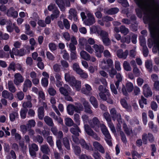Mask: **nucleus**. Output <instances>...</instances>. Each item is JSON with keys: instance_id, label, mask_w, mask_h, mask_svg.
Listing matches in <instances>:
<instances>
[{"instance_id": "nucleus-14", "label": "nucleus", "mask_w": 159, "mask_h": 159, "mask_svg": "<svg viewBox=\"0 0 159 159\" xmlns=\"http://www.w3.org/2000/svg\"><path fill=\"white\" fill-rule=\"evenodd\" d=\"M83 105L84 107V111L85 112L90 114L93 113V111L91 109L90 105L88 102L84 101L83 102Z\"/></svg>"}, {"instance_id": "nucleus-34", "label": "nucleus", "mask_w": 159, "mask_h": 159, "mask_svg": "<svg viewBox=\"0 0 159 159\" xmlns=\"http://www.w3.org/2000/svg\"><path fill=\"white\" fill-rule=\"evenodd\" d=\"M123 67L124 69L127 71H130L132 69L130 64L126 61H125L123 64Z\"/></svg>"}, {"instance_id": "nucleus-31", "label": "nucleus", "mask_w": 159, "mask_h": 159, "mask_svg": "<svg viewBox=\"0 0 159 159\" xmlns=\"http://www.w3.org/2000/svg\"><path fill=\"white\" fill-rule=\"evenodd\" d=\"M40 149L42 152L45 154H48L49 149L48 145H43L41 146Z\"/></svg>"}, {"instance_id": "nucleus-47", "label": "nucleus", "mask_w": 159, "mask_h": 159, "mask_svg": "<svg viewBox=\"0 0 159 159\" xmlns=\"http://www.w3.org/2000/svg\"><path fill=\"white\" fill-rule=\"evenodd\" d=\"M63 26L67 30L70 29V25L69 21L66 19H64L63 20Z\"/></svg>"}, {"instance_id": "nucleus-64", "label": "nucleus", "mask_w": 159, "mask_h": 159, "mask_svg": "<svg viewBox=\"0 0 159 159\" xmlns=\"http://www.w3.org/2000/svg\"><path fill=\"white\" fill-rule=\"evenodd\" d=\"M47 58L49 60L53 61L54 60V57L53 55L49 51L46 52Z\"/></svg>"}, {"instance_id": "nucleus-39", "label": "nucleus", "mask_w": 159, "mask_h": 159, "mask_svg": "<svg viewBox=\"0 0 159 159\" xmlns=\"http://www.w3.org/2000/svg\"><path fill=\"white\" fill-rule=\"evenodd\" d=\"M129 30L128 28H126L125 26L122 25L120 27V32L123 34L124 35H126L129 32Z\"/></svg>"}, {"instance_id": "nucleus-8", "label": "nucleus", "mask_w": 159, "mask_h": 159, "mask_svg": "<svg viewBox=\"0 0 159 159\" xmlns=\"http://www.w3.org/2000/svg\"><path fill=\"white\" fill-rule=\"evenodd\" d=\"M143 95L146 98L151 97L152 93L151 89L147 84H144L143 87Z\"/></svg>"}, {"instance_id": "nucleus-15", "label": "nucleus", "mask_w": 159, "mask_h": 159, "mask_svg": "<svg viewBox=\"0 0 159 159\" xmlns=\"http://www.w3.org/2000/svg\"><path fill=\"white\" fill-rule=\"evenodd\" d=\"M88 18L86 22L87 24L89 25L93 24L95 22V20L93 15L90 13H88L87 14Z\"/></svg>"}, {"instance_id": "nucleus-63", "label": "nucleus", "mask_w": 159, "mask_h": 159, "mask_svg": "<svg viewBox=\"0 0 159 159\" xmlns=\"http://www.w3.org/2000/svg\"><path fill=\"white\" fill-rule=\"evenodd\" d=\"M151 107L154 111H156L157 108V105L156 102L153 101L151 104Z\"/></svg>"}, {"instance_id": "nucleus-44", "label": "nucleus", "mask_w": 159, "mask_h": 159, "mask_svg": "<svg viewBox=\"0 0 159 159\" xmlns=\"http://www.w3.org/2000/svg\"><path fill=\"white\" fill-rule=\"evenodd\" d=\"M41 83L42 86L44 87L48 86V81L47 78H43L41 80Z\"/></svg>"}, {"instance_id": "nucleus-22", "label": "nucleus", "mask_w": 159, "mask_h": 159, "mask_svg": "<svg viewBox=\"0 0 159 159\" xmlns=\"http://www.w3.org/2000/svg\"><path fill=\"white\" fill-rule=\"evenodd\" d=\"M75 112L80 113L81 111H83L84 108L81 103L76 102L75 103Z\"/></svg>"}, {"instance_id": "nucleus-59", "label": "nucleus", "mask_w": 159, "mask_h": 159, "mask_svg": "<svg viewBox=\"0 0 159 159\" xmlns=\"http://www.w3.org/2000/svg\"><path fill=\"white\" fill-rule=\"evenodd\" d=\"M147 134H143L142 136V140L143 143L144 144H146L147 143L148 138Z\"/></svg>"}, {"instance_id": "nucleus-4", "label": "nucleus", "mask_w": 159, "mask_h": 159, "mask_svg": "<svg viewBox=\"0 0 159 159\" xmlns=\"http://www.w3.org/2000/svg\"><path fill=\"white\" fill-rule=\"evenodd\" d=\"M134 88L133 84L131 82H128L126 83L125 85L122 84V91L123 95L125 96H128L129 93L131 92Z\"/></svg>"}, {"instance_id": "nucleus-41", "label": "nucleus", "mask_w": 159, "mask_h": 159, "mask_svg": "<svg viewBox=\"0 0 159 159\" xmlns=\"http://www.w3.org/2000/svg\"><path fill=\"white\" fill-rule=\"evenodd\" d=\"M9 89L12 93H14L16 90V89L14 86L12 82H10L8 83Z\"/></svg>"}, {"instance_id": "nucleus-36", "label": "nucleus", "mask_w": 159, "mask_h": 159, "mask_svg": "<svg viewBox=\"0 0 159 159\" xmlns=\"http://www.w3.org/2000/svg\"><path fill=\"white\" fill-rule=\"evenodd\" d=\"M85 89H82V91L85 94H88L92 90V88L91 86L87 84L85 85Z\"/></svg>"}, {"instance_id": "nucleus-30", "label": "nucleus", "mask_w": 159, "mask_h": 159, "mask_svg": "<svg viewBox=\"0 0 159 159\" xmlns=\"http://www.w3.org/2000/svg\"><path fill=\"white\" fill-rule=\"evenodd\" d=\"M131 36L130 35H127L124 37H122L121 42L122 43H125L127 44L130 42Z\"/></svg>"}, {"instance_id": "nucleus-45", "label": "nucleus", "mask_w": 159, "mask_h": 159, "mask_svg": "<svg viewBox=\"0 0 159 159\" xmlns=\"http://www.w3.org/2000/svg\"><path fill=\"white\" fill-rule=\"evenodd\" d=\"M7 70L9 71L12 70L15 71L16 70V64L14 62L12 61L10 63Z\"/></svg>"}, {"instance_id": "nucleus-11", "label": "nucleus", "mask_w": 159, "mask_h": 159, "mask_svg": "<svg viewBox=\"0 0 159 159\" xmlns=\"http://www.w3.org/2000/svg\"><path fill=\"white\" fill-rule=\"evenodd\" d=\"M15 79L14 80V83L16 85H18L20 83L24 81V78L23 76L19 73H16L15 74Z\"/></svg>"}, {"instance_id": "nucleus-60", "label": "nucleus", "mask_w": 159, "mask_h": 159, "mask_svg": "<svg viewBox=\"0 0 159 159\" xmlns=\"http://www.w3.org/2000/svg\"><path fill=\"white\" fill-rule=\"evenodd\" d=\"M47 142L52 147L54 145L53 142L52 140V137L51 136H48L46 138Z\"/></svg>"}, {"instance_id": "nucleus-18", "label": "nucleus", "mask_w": 159, "mask_h": 159, "mask_svg": "<svg viewBox=\"0 0 159 159\" xmlns=\"http://www.w3.org/2000/svg\"><path fill=\"white\" fill-rule=\"evenodd\" d=\"M71 133L75 136H78L79 135V132H81V130L78 126L76 125L75 128H71L70 129Z\"/></svg>"}, {"instance_id": "nucleus-21", "label": "nucleus", "mask_w": 159, "mask_h": 159, "mask_svg": "<svg viewBox=\"0 0 159 159\" xmlns=\"http://www.w3.org/2000/svg\"><path fill=\"white\" fill-rule=\"evenodd\" d=\"M9 118L10 121L11 122L14 121L16 118H19V115L17 111H13L11 113L9 114Z\"/></svg>"}, {"instance_id": "nucleus-1", "label": "nucleus", "mask_w": 159, "mask_h": 159, "mask_svg": "<svg viewBox=\"0 0 159 159\" xmlns=\"http://www.w3.org/2000/svg\"><path fill=\"white\" fill-rule=\"evenodd\" d=\"M150 36L152 39L150 41L149 39L148 40V45L149 48H151L153 44H155L152 48V51L153 52H157V49L159 54V44L158 43V35L157 34L155 31L153 29H149Z\"/></svg>"}, {"instance_id": "nucleus-5", "label": "nucleus", "mask_w": 159, "mask_h": 159, "mask_svg": "<svg viewBox=\"0 0 159 159\" xmlns=\"http://www.w3.org/2000/svg\"><path fill=\"white\" fill-rule=\"evenodd\" d=\"M56 3L57 5L61 11L65 10V6L69 7L70 3L69 0H55Z\"/></svg>"}, {"instance_id": "nucleus-13", "label": "nucleus", "mask_w": 159, "mask_h": 159, "mask_svg": "<svg viewBox=\"0 0 159 159\" xmlns=\"http://www.w3.org/2000/svg\"><path fill=\"white\" fill-rule=\"evenodd\" d=\"M32 85V82L29 79H26L23 84V90L24 92H27L28 88H30Z\"/></svg>"}, {"instance_id": "nucleus-40", "label": "nucleus", "mask_w": 159, "mask_h": 159, "mask_svg": "<svg viewBox=\"0 0 159 159\" xmlns=\"http://www.w3.org/2000/svg\"><path fill=\"white\" fill-rule=\"evenodd\" d=\"M145 66L146 68L149 70V72H151L152 70V66L151 62L148 61L145 63Z\"/></svg>"}, {"instance_id": "nucleus-2", "label": "nucleus", "mask_w": 159, "mask_h": 159, "mask_svg": "<svg viewBox=\"0 0 159 159\" xmlns=\"http://www.w3.org/2000/svg\"><path fill=\"white\" fill-rule=\"evenodd\" d=\"M65 80L68 82L71 86L75 87L77 90H79L80 89L81 82L76 80L74 76H71L69 73H66L65 74Z\"/></svg>"}, {"instance_id": "nucleus-27", "label": "nucleus", "mask_w": 159, "mask_h": 159, "mask_svg": "<svg viewBox=\"0 0 159 159\" xmlns=\"http://www.w3.org/2000/svg\"><path fill=\"white\" fill-rule=\"evenodd\" d=\"M80 143L82 148L87 150H90L89 149V145L87 144L85 140L83 139H80Z\"/></svg>"}, {"instance_id": "nucleus-54", "label": "nucleus", "mask_w": 159, "mask_h": 159, "mask_svg": "<svg viewBox=\"0 0 159 159\" xmlns=\"http://www.w3.org/2000/svg\"><path fill=\"white\" fill-rule=\"evenodd\" d=\"M110 68H111V70L109 72V75L111 78H113L114 75L117 74V71L114 68L113 66V67Z\"/></svg>"}, {"instance_id": "nucleus-61", "label": "nucleus", "mask_w": 159, "mask_h": 159, "mask_svg": "<svg viewBox=\"0 0 159 159\" xmlns=\"http://www.w3.org/2000/svg\"><path fill=\"white\" fill-rule=\"evenodd\" d=\"M110 88L112 93L115 95L117 94V91L115 86L113 84H111Z\"/></svg>"}, {"instance_id": "nucleus-35", "label": "nucleus", "mask_w": 159, "mask_h": 159, "mask_svg": "<svg viewBox=\"0 0 159 159\" xmlns=\"http://www.w3.org/2000/svg\"><path fill=\"white\" fill-rule=\"evenodd\" d=\"M72 68L73 70L75 71L77 74L79 73L82 70L80 68L78 64L76 63L73 64Z\"/></svg>"}, {"instance_id": "nucleus-55", "label": "nucleus", "mask_w": 159, "mask_h": 159, "mask_svg": "<svg viewBox=\"0 0 159 159\" xmlns=\"http://www.w3.org/2000/svg\"><path fill=\"white\" fill-rule=\"evenodd\" d=\"M77 74H79L80 75V77L84 79H86L88 77V75L87 73L85 72H84L83 70H81V71H80L79 73H78Z\"/></svg>"}, {"instance_id": "nucleus-17", "label": "nucleus", "mask_w": 159, "mask_h": 159, "mask_svg": "<svg viewBox=\"0 0 159 159\" xmlns=\"http://www.w3.org/2000/svg\"><path fill=\"white\" fill-rule=\"evenodd\" d=\"M70 88L67 85V88L66 89L63 87H60L59 91L61 94L65 96L69 94V91H70Z\"/></svg>"}, {"instance_id": "nucleus-32", "label": "nucleus", "mask_w": 159, "mask_h": 159, "mask_svg": "<svg viewBox=\"0 0 159 159\" xmlns=\"http://www.w3.org/2000/svg\"><path fill=\"white\" fill-rule=\"evenodd\" d=\"M9 58V53L8 52H5L2 50H0V58Z\"/></svg>"}, {"instance_id": "nucleus-19", "label": "nucleus", "mask_w": 159, "mask_h": 159, "mask_svg": "<svg viewBox=\"0 0 159 159\" xmlns=\"http://www.w3.org/2000/svg\"><path fill=\"white\" fill-rule=\"evenodd\" d=\"M67 110L68 114L70 115H73L75 111V105L69 104L67 107Z\"/></svg>"}, {"instance_id": "nucleus-28", "label": "nucleus", "mask_w": 159, "mask_h": 159, "mask_svg": "<svg viewBox=\"0 0 159 159\" xmlns=\"http://www.w3.org/2000/svg\"><path fill=\"white\" fill-rule=\"evenodd\" d=\"M119 11V9L117 7L111 8L108 10L107 13L110 15H113L117 13Z\"/></svg>"}, {"instance_id": "nucleus-16", "label": "nucleus", "mask_w": 159, "mask_h": 159, "mask_svg": "<svg viewBox=\"0 0 159 159\" xmlns=\"http://www.w3.org/2000/svg\"><path fill=\"white\" fill-rule=\"evenodd\" d=\"M12 50L13 51H15V55L19 56L20 57L23 56L25 55V51L23 48H22L19 50L15 48H13Z\"/></svg>"}, {"instance_id": "nucleus-53", "label": "nucleus", "mask_w": 159, "mask_h": 159, "mask_svg": "<svg viewBox=\"0 0 159 159\" xmlns=\"http://www.w3.org/2000/svg\"><path fill=\"white\" fill-rule=\"evenodd\" d=\"M74 120L75 123L78 125L80 124V118L79 115L77 114H75L74 116Z\"/></svg>"}, {"instance_id": "nucleus-56", "label": "nucleus", "mask_w": 159, "mask_h": 159, "mask_svg": "<svg viewBox=\"0 0 159 159\" xmlns=\"http://www.w3.org/2000/svg\"><path fill=\"white\" fill-rule=\"evenodd\" d=\"M142 50L144 56V57H147L149 53V51L147 46L143 47Z\"/></svg>"}, {"instance_id": "nucleus-42", "label": "nucleus", "mask_w": 159, "mask_h": 159, "mask_svg": "<svg viewBox=\"0 0 159 159\" xmlns=\"http://www.w3.org/2000/svg\"><path fill=\"white\" fill-rule=\"evenodd\" d=\"M28 111L27 109H21L20 111V116L21 118L23 119L26 117V114Z\"/></svg>"}, {"instance_id": "nucleus-49", "label": "nucleus", "mask_w": 159, "mask_h": 159, "mask_svg": "<svg viewBox=\"0 0 159 159\" xmlns=\"http://www.w3.org/2000/svg\"><path fill=\"white\" fill-rule=\"evenodd\" d=\"M120 102L121 105L124 108H125L126 109H129V107L126 100L125 99H121L120 101Z\"/></svg>"}, {"instance_id": "nucleus-10", "label": "nucleus", "mask_w": 159, "mask_h": 159, "mask_svg": "<svg viewBox=\"0 0 159 159\" xmlns=\"http://www.w3.org/2000/svg\"><path fill=\"white\" fill-rule=\"evenodd\" d=\"M93 146L95 150L99 151L102 153H105V150L102 145L97 141H94L93 143Z\"/></svg>"}, {"instance_id": "nucleus-9", "label": "nucleus", "mask_w": 159, "mask_h": 159, "mask_svg": "<svg viewBox=\"0 0 159 159\" xmlns=\"http://www.w3.org/2000/svg\"><path fill=\"white\" fill-rule=\"evenodd\" d=\"M6 14L7 16L13 17L14 18H17L18 16V12L13 7H10L7 10Z\"/></svg>"}, {"instance_id": "nucleus-52", "label": "nucleus", "mask_w": 159, "mask_h": 159, "mask_svg": "<svg viewBox=\"0 0 159 159\" xmlns=\"http://www.w3.org/2000/svg\"><path fill=\"white\" fill-rule=\"evenodd\" d=\"M120 134L122 141L123 143L126 144L127 143L126 138L123 132L120 131Z\"/></svg>"}, {"instance_id": "nucleus-23", "label": "nucleus", "mask_w": 159, "mask_h": 159, "mask_svg": "<svg viewBox=\"0 0 159 159\" xmlns=\"http://www.w3.org/2000/svg\"><path fill=\"white\" fill-rule=\"evenodd\" d=\"M80 55L83 59L89 61L90 59V56L89 54L84 50H82L80 52Z\"/></svg>"}, {"instance_id": "nucleus-33", "label": "nucleus", "mask_w": 159, "mask_h": 159, "mask_svg": "<svg viewBox=\"0 0 159 159\" xmlns=\"http://www.w3.org/2000/svg\"><path fill=\"white\" fill-rule=\"evenodd\" d=\"M123 127L124 131L127 136H129L130 135V134L132 133V130L131 129L130 131L127 125L125 123H123Z\"/></svg>"}, {"instance_id": "nucleus-24", "label": "nucleus", "mask_w": 159, "mask_h": 159, "mask_svg": "<svg viewBox=\"0 0 159 159\" xmlns=\"http://www.w3.org/2000/svg\"><path fill=\"white\" fill-rule=\"evenodd\" d=\"M84 129L87 134L90 136H92L95 133L88 125H85Z\"/></svg>"}, {"instance_id": "nucleus-50", "label": "nucleus", "mask_w": 159, "mask_h": 159, "mask_svg": "<svg viewBox=\"0 0 159 159\" xmlns=\"http://www.w3.org/2000/svg\"><path fill=\"white\" fill-rule=\"evenodd\" d=\"M123 7H126L129 6V3L127 0H117Z\"/></svg>"}, {"instance_id": "nucleus-43", "label": "nucleus", "mask_w": 159, "mask_h": 159, "mask_svg": "<svg viewBox=\"0 0 159 159\" xmlns=\"http://www.w3.org/2000/svg\"><path fill=\"white\" fill-rule=\"evenodd\" d=\"M107 63V66L105 67V69H108L110 67H113V61L110 58L108 59L106 61Z\"/></svg>"}, {"instance_id": "nucleus-58", "label": "nucleus", "mask_w": 159, "mask_h": 159, "mask_svg": "<svg viewBox=\"0 0 159 159\" xmlns=\"http://www.w3.org/2000/svg\"><path fill=\"white\" fill-rule=\"evenodd\" d=\"M104 44L106 45H108L110 43V40L108 37H106L102 39Z\"/></svg>"}, {"instance_id": "nucleus-3", "label": "nucleus", "mask_w": 159, "mask_h": 159, "mask_svg": "<svg viewBox=\"0 0 159 159\" xmlns=\"http://www.w3.org/2000/svg\"><path fill=\"white\" fill-rule=\"evenodd\" d=\"M98 90L100 92L99 95L102 100L106 101L107 97H111V95L109 90L102 85H100L99 86Z\"/></svg>"}, {"instance_id": "nucleus-26", "label": "nucleus", "mask_w": 159, "mask_h": 159, "mask_svg": "<svg viewBox=\"0 0 159 159\" xmlns=\"http://www.w3.org/2000/svg\"><path fill=\"white\" fill-rule=\"evenodd\" d=\"M89 100L91 103L94 108H98V102L97 99L95 97L93 96H91L90 97Z\"/></svg>"}, {"instance_id": "nucleus-51", "label": "nucleus", "mask_w": 159, "mask_h": 159, "mask_svg": "<svg viewBox=\"0 0 159 159\" xmlns=\"http://www.w3.org/2000/svg\"><path fill=\"white\" fill-rule=\"evenodd\" d=\"M23 106L25 108L32 107V105L31 101H28L24 102L23 104Z\"/></svg>"}, {"instance_id": "nucleus-38", "label": "nucleus", "mask_w": 159, "mask_h": 159, "mask_svg": "<svg viewBox=\"0 0 159 159\" xmlns=\"http://www.w3.org/2000/svg\"><path fill=\"white\" fill-rule=\"evenodd\" d=\"M73 149L75 153V155L79 156L81 152L80 148L77 145L73 146Z\"/></svg>"}, {"instance_id": "nucleus-48", "label": "nucleus", "mask_w": 159, "mask_h": 159, "mask_svg": "<svg viewBox=\"0 0 159 159\" xmlns=\"http://www.w3.org/2000/svg\"><path fill=\"white\" fill-rule=\"evenodd\" d=\"M48 47L50 50L53 52L57 49V46L54 43H51L48 44Z\"/></svg>"}, {"instance_id": "nucleus-25", "label": "nucleus", "mask_w": 159, "mask_h": 159, "mask_svg": "<svg viewBox=\"0 0 159 159\" xmlns=\"http://www.w3.org/2000/svg\"><path fill=\"white\" fill-rule=\"evenodd\" d=\"M44 119L45 122L48 125L51 127H53L54 126L52 120L49 116H46Z\"/></svg>"}, {"instance_id": "nucleus-7", "label": "nucleus", "mask_w": 159, "mask_h": 159, "mask_svg": "<svg viewBox=\"0 0 159 159\" xmlns=\"http://www.w3.org/2000/svg\"><path fill=\"white\" fill-rule=\"evenodd\" d=\"M93 47L95 50L96 56L98 57H101L104 50L103 46L102 45L95 44L93 46Z\"/></svg>"}, {"instance_id": "nucleus-29", "label": "nucleus", "mask_w": 159, "mask_h": 159, "mask_svg": "<svg viewBox=\"0 0 159 159\" xmlns=\"http://www.w3.org/2000/svg\"><path fill=\"white\" fill-rule=\"evenodd\" d=\"M63 143L65 148L68 150L70 149L69 141L66 137L64 138L63 139Z\"/></svg>"}, {"instance_id": "nucleus-46", "label": "nucleus", "mask_w": 159, "mask_h": 159, "mask_svg": "<svg viewBox=\"0 0 159 159\" xmlns=\"http://www.w3.org/2000/svg\"><path fill=\"white\" fill-rule=\"evenodd\" d=\"M66 125L68 126H70L73 125V121L70 118H66L65 120Z\"/></svg>"}, {"instance_id": "nucleus-37", "label": "nucleus", "mask_w": 159, "mask_h": 159, "mask_svg": "<svg viewBox=\"0 0 159 159\" xmlns=\"http://www.w3.org/2000/svg\"><path fill=\"white\" fill-rule=\"evenodd\" d=\"M93 125L92 127H99L100 126V122L98 118L96 117H94L92 120Z\"/></svg>"}, {"instance_id": "nucleus-62", "label": "nucleus", "mask_w": 159, "mask_h": 159, "mask_svg": "<svg viewBox=\"0 0 159 159\" xmlns=\"http://www.w3.org/2000/svg\"><path fill=\"white\" fill-rule=\"evenodd\" d=\"M42 133L45 139L48 137L50 134V131L48 130H46L45 129L43 130L42 132Z\"/></svg>"}, {"instance_id": "nucleus-12", "label": "nucleus", "mask_w": 159, "mask_h": 159, "mask_svg": "<svg viewBox=\"0 0 159 159\" xmlns=\"http://www.w3.org/2000/svg\"><path fill=\"white\" fill-rule=\"evenodd\" d=\"M128 54V50H126L124 52H123L121 49L119 50L116 52L117 56L120 58L125 59Z\"/></svg>"}, {"instance_id": "nucleus-57", "label": "nucleus", "mask_w": 159, "mask_h": 159, "mask_svg": "<svg viewBox=\"0 0 159 159\" xmlns=\"http://www.w3.org/2000/svg\"><path fill=\"white\" fill-rule=\"evenodd\" d=\"M102 20L104 22H108L109 21H112L113 20V18L108 16H103L102 17Z\"/></svg>"}, {"instance_id": "nucleus-6", "label": "nucleus", "mask_w": 159, "mask_h": 159, "mask_svg": "<svg viewBox=\"0 0 159 159\" xmlns=\"http://www.w3.org/2000/svg\"><path fill=\"white\" fill-rule=\"evenodd\" d=\"M110 113L113 120L115 121L116 120L119 122H121V115L120 113H117L115 108H112L110 110Z\"/></svg>"}, {"instance_id": "nucleus-20", "label": "nucleus", "mask_w": 159, "mask_h": 159, "mask_svg": "<svg viewBox=\"0 0 159 159\" xmlns=\"http://www.w3.org/2000/svg\"><path fill=\"white\" fill-rule=\"evenodd\" d=\"M143 20V22L145 24H147L150 22L151 18L148 13L146 12L144 13Z\"/></svg>"}]
</instances>
